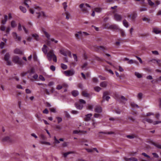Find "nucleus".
<instances>
[{"mask_svg":"<svg viewBox=\"0 0 161 161\" xmlns=\"http://www.w3.org/2000/svg\"><path fill=\"white\" fill-rule=\"evenodd\" d=\"M40 9V8L38 7L34 9L30 8L29 11L31 13L34 14L38 18L42 17H45L46 15L43 12H39Z\"/></svg>","mask_w":161,"mask_h":161,"instance_id":"nucleus-2","label":"nucleus"},{"mask_svg":"<svg viewBox=\"0 0 161 161\" xmlns=\"http://www.w3.org/2000/svg\"><path fill=\"white\" fill-rule=\"evenodd\" d=\"M102 10V8H96L94 9L95 11L97 13H100Z\"/></svg>","mask_w":161,"mask_h":161,"instance_id":"nucleus-31","label":"nucleus"},{"mask_svg":"<svg viewBox=\"0 0 161 161\" xmlns=\"http://www.w3.org/2000/svg\"><path fill=\"white\" fill-rule=\"evenodd\" d=\"M92 126L93 127L95 128L97 126V123L95 122L93 119L92 120Z\"/></svg>","mask_w":161,"mask_h":161,"instance_id":"nucleus-37","label":"nucleus"},{"mask_svg":"<svg viewBox=\"0 0 161 161\" xmlns=\"http://www.w3.org/2000/svg\"><path fill=\"white\" fill-rule=\"evenodd\" d=\"M31 3V1L30 0H25L24 2V4L28 8H29V5H30Z\"/></svg>","mask_w":161,"mask_h":161,"instance_id":"nucleus-16","label":"nucleus"},{"mask_svg":"<svg viewBox=\"0 0 161 161\" xmlns=\"http://www.w3.org/2000/svg\"><path fill=\"white\" fill-rule=\"evenodd\" d=\"M80 103H76L75 104L76 108L78 109H81L83 107V104H85L86 101L83 99H80L79 100Z\"/></svg>","mask_w":161,"mask_h":161,"instance_id":"nucleus-6","label":"nucleus"},{"mask_svg":"<svg viewBox=\"0 0 161 161\" xmlns=\"http://www.w3.org/2000/svg\"><path fill=\"white\" fill-rule=\"evenodd\" d=\"M72 95L74 97H76L79 94V92L77 91H74L72 92Z\"/></svg>","mask_w":161,"mask_h":161,"instance_id":"nucleus-27","label":"nucleus"},{"mask_svg":"<svg viewBox=\"0 0 161 161\" xmlns=\"http://www.w3.org/2000/svg\"><path fill=\"white\" fill-rule=\"evenodd\" d=\"M153 32L157 34L161 33V31H160L159 29L155 28L153 29Z\"/></svg>","mask_w":161,"mask_h":161,"instance_id":"nucleus-19","label":"nucleus"},{"mask_svg":"<svg viewBox=\"0 0 161 161\" xmlns=\"http://www.w3.org/2000/svg\"><path fill=\"white\" fill-rule=\"evenodd\" d=\"M5 43L3 42H2L0 44V47L1 48H3L4 46Z\"/></svg>","mask_w":161,"mask_h":161,"instance_id":"nucleus-54","label":"nucleus"},{"mask_svg":"<svg viewBox=\"0 0 161 161\" xmlns=\"http://www.w3.org/2000/svg\"><path fill=\"white\" fill-rule=\"evenodd\" d=\"M79 7L81 11L84 13H86L88 12V10L86 8V7L90 8V5L87 3H81L79 5Z\"/></svg>","mask_w":161,"mask_h":161,"instance_id":"nucleus-5","label":"nucleus"},{"mask_svg":"<svg viewBox=\"0 0 161 161\" xmlns=\"http://www.w3.org/2000/svg\"><path fill=\"white\" fill-rule=\"evenodd\" d=\"M135 75L138 78H140L142 77V75L138 72H135Z\"/></svg>","mask_w":161,"mask_h":161,"instance_id":"nucleus-25","label":"nucleus"},{"mask_svg":"<svg viewBox=\"0 0 161 161\" xmlns=\"http://www.w3.org/2000/svg\"><path fill=\"white\" fill-rule=\"evenodd\" d=\"M62 88H63V86L60 85H58L57 86L56 89L57 90H59L61 89Z\"/></svg>","mask_w":161,"mask_h":161,"instance_id":"nucleus-44","label":"nucleus"},{"mask_svg":"<svg viewBox=\"0 0 161 161\" xmlns=\"http://www.w3.org/2000/svg\"><path fill=\"white\" fill-rule=\"evenodd\" d=\"M147 2L148 4L151 6H153L154 4V3L152 2L151 0H147Z\"/></svg>","mask_w":161,"mask_h":161,"instance_id":"nucleus-40","label":"nucleus"},{"mask_svg":"<svg viewBox=\"0 0 161 161\" xmlns=\"http://www.w3.org/2000/svg\"><path fill=\"white\" fill-rule=\"evenodd\" d=\"M89 34L85 32L79 31L78 32V33L75 34L76 37L77 38H79L80 36H87Z\"/></svg>","mask_w":161,"mask_h":161,"instance_id":"nucleus-10","label":"nucleus"},{"mask_svg":"<svg viewBox=\"0 0 161 161\" xmlns=\"http://www.w3.org/2000/svg\"><path fill=\"white\" fill-rule=\"evenodd\" d=\"M137 16V14L135 12H133L131 14H129L128 15V17L132 19H135Z\"/></svg>","mask_w":161,"mask_h":161,"instance_id":"nucleus-13","label":"nucleus"},{"mask_svg":"<svg viewBox=\"0 0 161 161\" xmlns=\"http://www.w3.org/2000/svg\"><path fill=\"white\" fill-rule=\"evenodd\" d=\"M56 118L58 119V123H59L61 122L62 120V119L61 117H57Z\"/></svg>","mask_w":161,"mask_h":161,"instance_id":"nucleus-55","label":"nucleus"},{"mask_svg":"<svg viewBox=\"0 0 161 161\" xmlns=\"http://www.w3.org/2000/svg\"><path fill=\"white\" fill-rule=\"evenodd\" d=\"M62 5L63 6L64 9L65 11L67 7V3L66 2H64L63 3Z\"/></svg>","mask_w":161,"mask_h":161,"instance_id":"nucleus-38","label":"nucleus"},{"mask_svg":"<svg viewBox=\"0 0 161 161\" xmlns=\"http://www.w3.org/2000/svg\"><path fill=\"white\" fill-rule=\"evenodd\" d=\"M152 52L153 53V54L155 55H158L159 54L158 51H152Z\"/></svg>","mask_w":161,"mask_h":161,"instance_id":"nucleus-58","label":"nucleus"},{"mask_svg":"<svg viewBox=\"0 0 161 161\" xmlns=\"http://www.w3.org/2000/svg\"><path fill=\"white\" fill-rule=\"evenodd\" d=\"M54 85V83L53 81H51L49 82L48 86H53Z\"/></svg>","mask_w":161,"mask_h":161,"instance_id":"nucleus-64","label":"nucleus"},{"mask_svg":"<svg viewBox=\"0 0 161 161\" xmlns=\"http://www.w3.org/2000/svg\"><path fill=\"white\" fill-rule=\"evenodd\" d=\"M19 8L20 10L24 13L26 12V9L25 8L22 6H20L19 7Z\"/></svg>","mask_w":161,"mask_h":161,"instance_id":"nucleus-28","label":"nucleus"},{"mask_svg":"<svg viewBox=\"0 0 161 161\" xmlns=\"http://www.w3.org/2000/svg\"><path fill=\"white\" fill-rule=\"evenodd\" d=\"M121 100L122 101H123L124 102L127 101V99L124 96H122L121 97Z\"/></svg>","mask_w":161,"mask_h":161,"instance_id":"nucleus-52","label":"nucleus"},{"mask_svg":"<svg viewBox=\"0 0 161 161\" xmlns=\"http://www.w3.org/2000/svg\"><path fill=\"white\" fill-rule=\"evenodd\" d=\"M109 27V28L111 29H113L116 30H119V28L118 27V26L115 25H110Z\"/></svg>","mask_w":161,"mask_h":161,"instance_id":"nucleus-18","label":"nucleus"},{"mask_svg":"<svg viewBox=\"0 0 161 161\" xmlns=\"http://www.w3.org/2000/svg\"><path fill=\"white\" fill-rule=\"evenodd\" d=\"M82 95L86 97H89L90 95L87 93L86 92L83 91L82 92Z\"/></svg>","mask_w":161,"mask_h":161,"instance_id":"nucleus-33","label":"nucleus"},{"mask_svg":"<svg viewBox=\"0 0 161 161\" xmlns=\"http://www.w3.org/2000/svg\"><path fill=\"white\" fill-rule=\"evenodd\" d=\"M10 55L9 53H7L4 55V60L6 62L7 64L8 65H12V62L9 59Z\"/></svg>","mask_w":161,"mask_h":161,"instance_id":"nucleus-7","label":"nucleus"},{"mask_svg":"<svg viewBox=\"0 0 161 161\" xmlns=\"http://www.w3.org/2000/svg\"><path fill=\"white\" fill-rule=\"evenodd\" d=\"M14 53L16 54H21L22 53V52L18 48H16L14 50Z\"/></svg>","mask_w":161,"mask_h":161,"instance_id":"nucleus-20","label":"nucleus"},{"mask_svg":"<svg viewBox=\"0 0 161 161\" xmlns=\"http://www.w3.org/2000/svg\"><path fill=\"white\" fill-rule=\"evenodd\" d=\"M74 152H68L66 153H63V155L64 157H66L67 156L70 154L73 153Z\"/></svg>","mask_w":161,"mask_h":161,"instance_id":"nucleus-26","label":"nucleus"},{"mask_svg":"<svg viewBox=\"0 0 161 161\" xmlns=\"http://www.w3.org/2000/svg\"><path fill=\"white\" fill-rule=\"evenodd\" d=\"M154 114L153 113L149 112L146 115L147 116H150L151 115H153Z\"/></svg>","mask_w":161,"mask_h":161,"instance_id":"nucleus-62","label":"nucleus"},{"mask_svg":"<svg viewBox=\"0 0 161 161\" xmlns=\"http://www.w3.org/2000/svg\"><path fill=\"white\" fill-rule=\"evenodd\" d=\"M87 65V63H86V62L85 63H84V64H83V65L82 67V68L83 69H85V68L86 67Z\"/></svg>","mask_w":161,"mask_h":161,"instance_id":"nucleus-60","label":"nucleus"},{"mask_svg":"<svg viewBox=\"0 0 161 161\" xmlns=\"http://www.w3.org/2000/svg\"><path fill=\"white\" fill-rule=\"evenodd\" d=\"M152 61H156V62L158 64V66H160V64L159 62H160V60H157L155 59H153Z\"/></svg>","mask_w":161,"mask_h":161,"instance_id":"nucleus-46","label":"nucleus"},{"mask_svg":"<svg viewBox=\"0 0 161 161\" xmlns=\"http://www.w3.org/2000/svg\"><path fill=\"white\" fill-rule=\"evenodd\" d=\"M92 115V114H89L86 115L85 118V120L86 121H89L90 120Z\"/></svg>","mask_w":161,"mask_h":161,"instance_id":"nucleus-15","label":"nucleus"},{"mask_svg":"<svg viewBox=\"0 0 161 161\" xmlns=\"http://www.w3.org/2000/svg\"><path fill=\"white\" fill-rule=\"evenodd\" d=\"M95 90L97 92H99L101 89V88L99 86H96L94 88Z\"/></svg>","mask_w":161,"mask_h":161,"instance_id":"nucleus-41","label":"nucleus"},{"mask_svg":"<svg viewBox=\"0 0 161 161\" xmlns=\"http://www.w3.org/2000/svg\"><path fill=\"white\" fill-rule=\"evenodd\" d=\"M88 108L89 110H92L93 108V106L91 105H88Z\"/></svg>","mask_w":161,"mask_h":161,"instance_id":"nucleus-49","label":"nucleus"},{"mask_svg":"<svg viewBox=\"0 0 161 161\" xmlns=\"http://www.w3.org/2000/svg\"><path fill=\"white\" fill-rule=\"evenodd\" d=\"M153 144L156 147L158 148L161 149V145L160 144H156L154 143H153Z\"/></svg>","mask_w":161,"mask_h":161,"instance_id":"nucleus-42","label":"nucleus"},{"mask_svg":"<svg viewBox=\"0 0 161 161\" xmlns=\"http://www.w3.org/2000/svg\"><path fill=\"white\" fill-rule=\"evenodd\" d=\"M42 51L45 54H47V58L49 61H51L53 59L54 62H57V58L53 53V50H50L47 53L48 47L46 45H44L42 48Z\"/></svg>","mask_w":161,"mask_h":161,"instance_id":"nucleus-1","label":"nucleus"},{"mask_svg":"<svg viewBox=\"0 0 161 161\" xmlns=\"http://www.w3.org/2000/svg\"><path fill=\"white\" fill-rule=\"evenodd\" d=\"M11 25L12 27H14L16 25L15 21H12L11 22Z\"/></svg>","mask_w":161,"mask_h":161,"instance_id":"nucleus-45","label":"nucleus"},{"mask_svg":"<svg viewBox=\"0 0 161 161\" xmlns=\"http://www.w3.org/2000/svg\"><path fill=\"white\" fill-rule=\"evenodd\" d=\"M12 35L15 40V41L17 42H20L21 40V37L20 36H18L17 33L15 32H13L12 33Z\"/></svg>","mask_w":161,"mask_h":161,"instance_id":"nucleus-11","label":"nucleus"},{"mask_svg":"<svg viewBox=\"0 0 161 161\" xmlns=\"http://www.w3.org/2000/svg\"><path fill=\"white\" fill-rule=\"evenodd\" d=\"M13 61L15 63L17 64L19 66H22L23 65V63L22 60L18 56H15L13 58Z\"/></svg>","mask_w":161,"mask_h":161,"instance_id":"nucleus-4","label":"nucleus"},{"mask_svg":"<svg viewBox=\"0 0 161 161\" xmlns=\"http://www.w3.org/2000/svg\"><path fill=\"white\" fill-rule=\"evenodd\" d=\"M49 110L51 112L54 113H55L56 112V109L55 108H51L49 109Z\"/></svg>","mask_w":161,"mask_h":161,"instance_id":"nucleus-43","label":"nucleus"},{"mask_svg":"<svg viewBox=\"0 0 161 161\" xmlns=\"http://www.w3.org/2000/svg\"><path fill=\"white\" fill-rule=\"evenodd\" d=\"M41 143L42 144H46V145H51L50 143V142H48L43 141L41 142Z\"/></svg>","mask_w":161,"mask_h":161,"instance_id":"nucleus-50","label":"nucleus"},{"mask_svg":"<svg viewBox=\"0 0 161 161\" xmlns=\"http://www.w3.org/2000/svg\"><path fill=\"white\" fill-rule=\"evenodd\" d=\"M108 93L107 92H105L103 93V98L104 100L108 101L110 97L108 96Z\"/></svg>","mask_w":161,"mask_h":161,"instance_id":"nucleus-12","label":"nucleus"},{"mask_svg":"<svg viewBox=\"0 0 161 161\" xmlns=\"http://www.w3.org/2000/svg\"><path fill=\"white\" fill-rule=\"evenodd\" d=\"M43 113L44 114H47L48 113V111L47 108H46L43 111Z\"/></svg>","mask_w":161,"mask_h":161,"instance_id":"nucleus-63","label":"nucleus"},{"mask_svg":"<svg viewBox=\"0 0 161 161\" xmlns=\"http://www.w3.org/2000/svg\"><path fill=\"white\" fill-rule=\"evenodd\" d=\"M114 15V18L116 20H121L122 19V15L117 13H115L114 11L113 12Z\"/></svg>","mask_w":161,"mask_h":161,"instance_id":"nucleus-9","label":"nucleus"},{"mask_svg":"<svg viewBox=\"0 0 161 161\" xmlns=\"http://www.w3.org/2000/svg\"><path fill=\"white\" fill-rule=\"evenodd\" d=\"M95 111L96 112L101 113L102 111V108L100 106H97L95 108Z\"/></svg>","mask_w":161,"mask_h":161,"instance_id":"nucleus-17","label":"nucleus"},{"mask_svg":"<svg viewBox=\"0 0 161 161\" xmlns=\"http://www.w3.org/2000/svg\"><path fill=\"white\" fill-rule=\"evenodd\" d=\"M32 36L35 38V39L36 40H38L39 38V36L36 34H34L32 35Z\"/></svg>","mask_w":161,"mask_h":161,"instance_id":"nucleus-35","label":"nucleus"},{"mask_svg":"<svg viewBox=\"0 0 161 161\" xmlns=\"http://www.w3.org/2000/svg\"><path fill=\"white\" fill-rule=\"evenodd\" d=\"M100 85L102 87H105L107 85V83L106 81H103L100 83Z\"/></svg>","mask_w":161,"mask_h":161,"instance_id":"nucleus-22","label":"nucleus"},{"mask_svg":"<svg viewBox=\"0 0 161 161\" xmlns=\"http://www.w3.org/2000/svg\"><path fill=\"white\" fill-rule=\"evenodd\" d=\"M119 31L121 34V36H125V34L124 31L122 29H119Z\"/></svg>","mask_w":161,"mask_h":161,"instance_id":"nucleus-32","label":"nucleus"},{"mask_svg":"<svg viewBox=\"0 0 161 161\" xmlns=\"http://www.w3.org/2000/svg\"><path fill=\"white\" fill-rule=\"evenodd\" d=\"M50 69L53 71H54L55 69V67L53 65H51L50 67Z\"/></svg>","mask_w":161,"mask_h":161,"instance_id":"nucleus-56","label":"nucleus"},{"mask_svg":"<svg viewBox=\"0 0 161 161\" xmlns=\"http://www.w3.org/2000/svg\"><path fill=\"white\" fill-rule=\"evenodd\" d=\"M38 76L37 74L36 73L33 69L30 71H28V77L31 80H36L38 78Z\"/></svg>","mask_w":161,"mask_h":161,"instance_id":"nucleus-3","label":"nucleus"},{"mask_svg":"<svg viewBox=\"0 0 161 161\" xmlns=\"http://www.w3.org/2000/svg\"><path fill=\"white\" fill-rule=\"evenodd\" d=\"M85 149L88 153L92 152L93 151V149H87V148H86Z\"/></svg>","mask_w":161,"mask_h":161,"instance_id":"nucleus-61","label":"nucleus"},{"mask_svg":"<svg viewBox=\"0 0 161 161\" xmlns=\"http://www.w3.org/2000/svg\"><path fill=\"white\" fill-rule=\"evenodd\" d=\"M123 24L126 28L128 27L129 26V25L127 22V21H123Z\"/></svg>","mask_w":161,"mask_h":161,"instance_id":"nucleus-34","label":"nucleus"},{"mask_svg":"<svg viewBox=\"0 0 161 161\" xmlns=\"http://www.w3.org/2000/svg\"><path fill=\"white\" fill-rule=\"evenodd\" d=\"M131 106L133 108H139V106L133 102H132L130 103Z\"/></svg>","mask_w":161,"mask_h":161,"instance_id":"nucleus-29","label":"nucleus"},{"mask_svg":"<svg viewBox=\"0 0 161 161\" xmlns=\"http://www.w3.org/2000/svg\"><path fill=\"white\" fill-rule=\"evenodd\" d=\"M43 32L44 33L46 37L48 39H50V35L49 34L47 31H46L45 30H43Z\"/></svg>","mask_w":161,"mask_h":161,"instance_id":"nucleus-23","label":"nucleus"},{"mask_svg":"<svg viewBox=\"0 0 161 161\" xmlns=\"http://www.w3.org/2000/svg\"><path fill=\"white\" fill-rule=\"evenodd\" d=\"M39 79L42 81H44L45 80V79L44 77L42 75H40L39 76Z\"/></svg>","mask_w":161,"mask_h":161,"instance_id":"nucleus-48","label":"nucleus"},{"mask_svg":"<svg viewBox=\"0 0 161 161\" xmlns=\"http://www.w3.org/2000/svg\"><path fill=\"white\" fill-rule=\"evenodd\" d=\"M135 57L138 59L140 63H142V61L140 57L136 56H135Z\"/></svg>","mask_w":161,"mask_h":161,"instance_id":"nucleus-51","label":"nucleus"},{"mask_svg":"<svg viewBox=\"0 0 161 161\" xmlns=\"http://www.w3.org/2000/svg\"><path fill=\"white\" fill-rule=\"evenodd\" d=\"M160 123H161V121H156L153 122V124L154 125H156Z\"/></svg>","mask_w":161,"mask_h":161,"instance_id":"nucleus-59","label":"nucleus"},{"mask_svg":"<svg viewBox=\"0 0 161 161\" xmlns=\"http://www.w3.org/2000/svg\"><path fill=\"white\" fill-rule=\"evenodd\" d=\"M3 142H10L11 141L10 138L9 136H6L2 139Z\"/></svg>","mask_w":161,"mask_h":161,"instance_id":"nucleus-21","label":"nucleus"},{"mask_svg":"<svg viewBox=\"0 0 161 161\" xmlns=\"http://www.w3.org/2000/svg\"><path fill=\"white\" fill-rule=\"evenodd\" d=\"M152 154L153 155L154 157V158H158L159 157V156L158 155V154H157L156 153H153Z\"/></svg>","mask_w":161,"mask_h":161,"instance_id":"nucleus-57","label":"nucleus"},{"mask_svg":"<svg viewBox=\"0 0 161 161\" xmlns=\"http://www.w3.org/2000/svg\"><path fill=\"white\" fill-rule=\"evenodd\" d=\"M143 121L145 123L146 121L150 123H153V122L152 119H143Z\"/></svg>","mask_w":161,"mask_h":161,"instance_id":"nucleus-24","label":"nucleus"},{"mask_svg":"<svg viewBox=\"0 0 161 161\" xmlns=\"http://www.w3.org/2000/svg\"><path fill=\"white\" fill-rule=\"evenodd\" d=\"M126 160H129L130 161H138V160L137 158H127V159H125Z\"/></svg>","mask_w":161,"mask_h":161,"instance_id":"nucleus-36","label":"nucleus"},{"mask_svg":"<svg viewBox=\"0 0 161 161\" xmlns=\"http://www.w3.org/2000/svg\"><path fill=\"white\" fill-rule=\"evenodd\" d=\"M49 40H48L47 42V44L49 46L51 45V42H54L55 43H57L58 42L57 40H55L53 38H50Z\"/></svg>","mask_w":161,"mask_h":161,"instance_id":"nucleus-14","label":"nucleus"},{"mask_svg":"<svg viewBox=\"0 0 161 161\" xmlns=\"http://www.w3.org/2000/svg\"><path fill=\"white\" fill-rule=\"evenodd\" d=\"M73 57L75 61H77V57L76 54H73Z\"/></svg>","mask_w":161,"mask_h":161,"instance_id":"nucleus-53","label":"nucleus"},{"mask_svg":"<svg viewBox=\"0 0 161 161\" xmlns=\"http://www.w3.org/2000/svg\"><path fill=\"white\" fill-rule=\"evenodd\" d=\"M61 65L62 68L64 69H66L67 68V66L64 64H61Z\"/></svg>","mask_w":161,"mask_h":161,"instance_id":"nucleus-39","label":"nucleus"},{"mask_svg":"<svg viewBox=\"0 0 161 161\" xmlns=\"http://www.w3.org/2000/svg\"><path fill=\"white\" fill-rule=\"evenodd\" d=\"M64 74L66 76H70L73 75L75 73L74 70L73 69L65 71L64 72Z\"/></svg>","mask_w":161,"mask_h":161,"instance_id":"nucleus-8","label":"nucleus"},{"mask_svg":"<svg viewBox=\"0 0 161 161\" xmlns=\"http://www.w3.org/2000/svg\"><path fill=\"white\" fill-rule=\"evenodd\" d=\"M27 74H28V71L26 72H23L21 73V75L23 77L25 76Z\"/></svg>","mask_w":161,"mask_h":161,"instance_id":"nucleus-47","label":"nucleus"},{"mask_svg":"<svg viewBox=\"0 0 161 161\" xmlns=\"http://www.w3.org/2000/svg\"><path fill=\"white\" fill-rule=\"evenodd\" d=\"M143 96V94L142 93H139L137 95V97L139 100H141Z\"/></svg>","mask_w":161,"mask_h":161,"instance_id":"nucleus-30","label":"nucleus"}]
</instances>
